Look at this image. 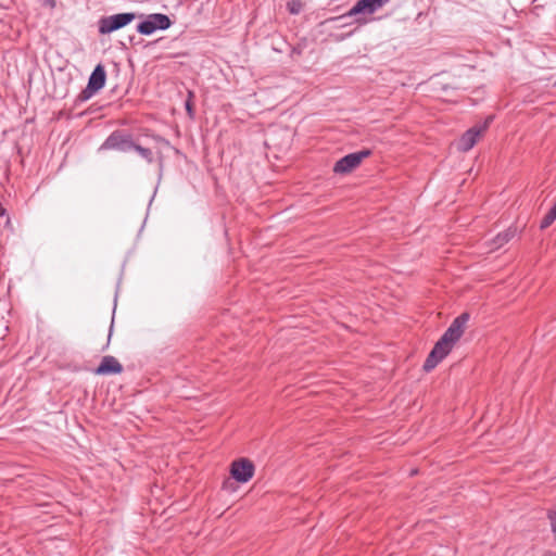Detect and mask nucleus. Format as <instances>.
<instances>
[{
	"label": "nucleus",
	"mask_w": 556,
	"mask_h": 556,
	"mask_svg": "<svg viewBox=\"0 0 556 556\" xmlns=\"http://www.w3.org/2000/svg\"><path fill=\"white\" fill-rule=\"evenodd\" d=\"M468 320L469 314L463 313L452 321L426 358L424 364V369L426 371H431L444 357L448 355L455 343L464 334Z\"/></svg>",
	"instance_id": "obj_1"
},
{
	"label": "nucleus",
	"mask_w": 556,
	"mask_h": 556,
	"mask_svg": "<svg viewBox=\"0 0 556 556\" xmlns=\"http://www.w3.org/2000/svg\"><path fill=\"white\" fill-rule=\"evenodd\" d=\"M136 18V14L132 12L118 13L110 16H104L99 20L98 27L101 35L111 34L118 30Z\"/></svg>",
	"instance_id": "obj_2"
},
{
	"label": "nucleus",
	"mask_w": 556,
	"mask_h": 556,
	"mask_svg": "<svg viewBox=\"0 0 556 556\" xmlns=\"http://www.w3.org/2000/svg\"><path fill=\"white\" fill-rule=\"evenodd\" d=\"M172 25L170 18L162 13H153L148 15V17L137 25V31L141 35L149 36L152 35L155 30H165L169 28Z\"/></svg>",
	"instance_id": "obj_3"
},
{
	"label": "nucleus",
	"mask_w": 556,
	"mask_h": 556,
	"mask_svg": "<svg viewBox=\"0 0 556 556\" xmlns=\"http://www.w3.org/2000/svg\"><path fill=\"white\" fill-rule=\"evenodd\" d=\"M106 73L102 64H98L92 71L87 87L79 93L78 100L87 101L105 85Z\"/></svg>",
	"instance_id": "obj_4"
},
{
	"label": "nucleus",
	"mask_w": 556,
	"mask_h": 556,
	"mask_svg": "<svg viewBox=\"0 0 556 556\" xmlns=\"http://www.w3.org/2000/svg\"><path fill=\"white\" fill-rule=\"evenodd\" d=\"M493 117L489 116L483 124L476 125L469 128L458 140L457 149L462 152H467L473 148L481 135L486 130Z\"/></svg>",
	"instance_id": "obj_5"
},
{
	"label": "nucleus",
	"mask_w": 556,
	"mask_h": 556,
	"mask_svg": "<svg viewBox=\"0 0 556 556\" xmlns=\"http://www.w3.org/2000/svg\"><path fill=\"white\" fill-rule=\"evenodd\" d=\"M134 143L135 142L132 141L130 135H127L122 130H115L101 144L100 150H116L121 152H127L132 149Z\"/></svg>",
	"instance_id": "obj_6"
},
{
	"label": "nucleus",
	"mask_w": 556,
	"mask_h": 556,
	"mask_svg": "<svg viewBox=\"0 0 556 556\" xmlns=\"http://www.w3.org/2000/svg\"><path fill=\"white\" fill-rule=\"evenodd\" d=\"M370 150L367 149L350 153L336 162L333 172L336 174H348L355 169L364 159L370 155Z\"/></svg>",
	"instance_id": "obj_7"
},
{
	"label": "nucleus",
	"mask_w": 556,
	"mask_h": 556,
	"mask_svg": "<svg viewBox=\"0 0 556 556\" xmlns=\"http://www.w3.org/2000/svg\"><path fill=\"white\" fill-rule=\"evenodd\" d=\"M232 478L240 482L245 483L248 482L254 475V465L251 460L247 458H241L238 460H235L231 464L230 469Z\"/></svg>",
	"instance_id": "obj_8"
},
{
	"label": "nucleus",
	"mask_w": 556,
	"mask_h": 556,
	"mask_svg": "<svg viewBox=\"0 0 556 556\" xmlns=\"http://www.w3.org/2000/svg\"><path fill=\"white\" fill-rule=\"evenodd\" d=\"M384 3L386 0H358L348 12V15L354 16L361 13L372 14L378 9L382 8Z\"/></svg>",
	"instance_id": "obj_9"
},
{
	"label": "nucleus",
	"mask_w": 556,
	"mask_h": 556,
	"mask_svg": "<svg viewBox=\"0 0 556 556\" xmlns=\"http://www.w3.org/2000/svg\"><path fill=\"white\" fill-rule=\"evenodd\" d=\"M123 371L122 364L114 357L106 355L102 358L94 372L97 375H114Z\"/></svg>",
	"instance_id": "obj_10"
},
{
	"label": "nucleus",
	"mask_w": 556,
	"mask_h": 556,
	"mask_svg": "<svg viewBox=\"0 0 556 556\" xmlns=\"http://www.w3.org/2000/svg\"><path fill=\"white\" fill-rule=\"evenodd\" d=\"M556 219V203L549 208V211L546 213V215L541 220L540 227L542 229H545L549 227Z\"/></svg>",
	"instance_id": "obj_11"
},
{
	"label": "nucleus",
	"mask_w": 556,
	"mask_h": 556,
	"mask_svg": "<svg viewBox=\"0 0 556 556\" xmlns=\"http://www.w3.org/2000/svg\"><path fill=\"white\" fill-rule=\"evenodd\" d=\"M131 150H135L140 156H142L148 163L153 162V153L150 149L143 148L140 144L134 143Z\"/></svg>",
	"instance_id": "obj_12"
},
{
	"label": "nucleus",
	"mask_w": 556,
	"mask_h": 556,
	"mask_svg": "<svg viewBox=\"0 0 556 556\" xmlns=\"http://www.w3.org/2000/svg\"><path fill=\"white\" fill-rule=\"evenodd\" d=\"M513 237H514V231L510 229H508L504 232H501L495 238V245L497 248H500V247L504 245L505 243H507Z\"/></svg>",
	"instance_id": "obj_13"
},
{
	"label": "nucleus",
	"mask_w": 556,
	"mask_h": 556,
	"mask_svg": "<svg viewBox=\"0 0 556 556\" xmlns=\"http://www.w3.org/2000/svg\"><path fill=\"white\" fill-rule=\"evenodd\" d=\"M287 7L291 14H299L303 9V4L300 0H290Z\"/></svg>",
	"instance_id": "obj_14"
},
{
	"label": "nucleus",
	"mask_w": 556,
	"mask_h": 556,
	"mask_svg": "<svg viewBox=\"0 0 556 556\" xmlns=\"http://www.w3.org/2000/svg\"><path fill=\"white\" fill-rule=\"evenodd\" d=\"M2 217H5V224L9 225L10 217L7 214V210L2 205H0V218H2Z\"/></svg>",
	"instance_id": "obj_15"
},
{
	"label": "nucleus",
	"mask_w": 556,
	"mask_h": 556,
	"mask_svg": "<svg viewBox=\"0 0 556 556\" xmlns=\"http://www.w3.org/2000/svg\"><path fill=\"white\" fill-rule=\"evenodd\" d=\"M186 110L188 111L189 115L192 114V106L189 101L186 102Z\"/></svg>",
	"instance_id": "obj_16"
}]
</instances>
